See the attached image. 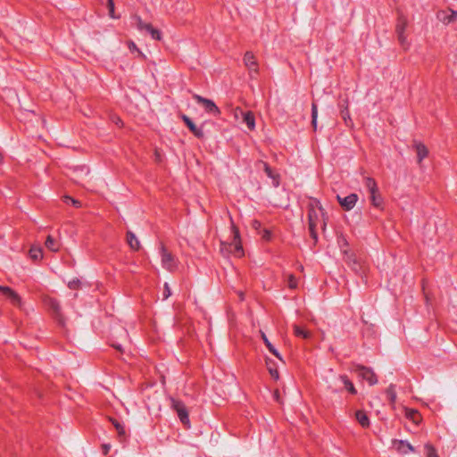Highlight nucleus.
Masks as SVG:
<instances>
[{"instance_id":"f257e3e1","label":"nucleus","mask_w":457,"mask_h":457,"mask_svg":"<svg viewBox=\"0 0 457 457\" xmlns=\"http://www.w3.org/2000/svg\"><path fill=\"white\" fill-rule=\"evenodd\" d=\"M161 262L163 269L173 272L178 269V259L165 247L163 244L160 245Z\"/></svg>"},{"instance_id":"864d4df0","label":"nucleus","mask_w":457,"mask_h":457,"mask_svg":"<svg viewBox=\"0 0 457 457\" xmlns=\"http://www.w3.org/2000/svg\"><path fill=\"white\" fill-rule=\"evenodd\" d=\"M2 158H3V157H2V154L0 153V162L2 161Z\"/></svg>"},{"instance_id":"5701e85b","label":"nucleus","mask_w":457,"mask_h":457,"mask_svg":"<svg viewBox=\"0 0 457 457\" xmlns=\"http://www.w3.org/2000/svg\"><path fill=\"white\" fill-rule=\"evenodd\" d=\"M7 299L10 300V302L15 305V306H21V298L20 295L12 289V291L6 295L5 296Z\"/></svg>"},{"instance_id":"0eeeda50","label":"nucleus","mask_w":457,"mask_h":457,"mask_svg":"<svg viewBox=\"0 0 457 457\" xmlns=\"http://www.w3.org/2000/svg\"><path fill=\"white\" fill-rule=\"evenodd\" d=\"M243 61L249 71L250 77L252 79L255 78V76L259 74V65L254 54L252 52L247 51L244 55Z\"/></svg>"},{"instance_id":"dca6fc26","label":"nucleus","mask_w":457,"mask_h":457,"mask_svg":"<svg viewBox=\"0 0 457 457\" xmlns=\"http://www.w3.org/2000/svg\"><path fill=\"white\" fill-rule=\"evenodd\" d=\"M127 242L132 250H134V251L139 250L140 242L133 232H131V231L127 232Z\"/></svg>"},{"instance_id":"6ab92c4d","label":"nucleus","mask_w":457,"mask_h":457,"mask_svg":"<svg viewBox=\"0 0 457 457\" xmlns=\"http://www.w3.org/2000/svg\"><path fill=\"white\" fill-rule=\"evenodd\" d=\"M355 417L361 427L368 428L370 426V419L365 411L361 410L357 411Z\"/></svg>"},{"instance_id":"b1692460","label":"nucleus","mask_w":457,"mask_h":457,"mask_svg":"<svg viewBox=\"0 0 457 457\" xmlns=\"http://www.w3.org/2000/svg\"><path fill=\"white\" fill-rule=\"evenodd\" d=\"M341 381L344 383L346 390L352 395H355L357 393L353 384L348 379L347 376L342 375L340 376Z\"/></svg>"},{"instance_id":"473e14b6","label":"nucleus","mask_w":457,"mask_h":457,"mask_svg":"<svg viewBox=\"0 0 457 457\" xmlns=\"http://www.w3.org/2000/svg\"><path fill=\"white\" fill-rule=\"evenodd\" d=\"M425 450L427 457H439L436 453V450L430 444L425 445Z\"/></svg>"},{"instance_id":"2f4dec72","label":"nucleus","mask_w":457,"mask_h":457,"mask_svg":"<svg viewBox=\"0 0 457 457\" xmlns=\"http://www.w3.org/2000/svg\"><path fill=\"white\" fill-rule=\"evenodd\" d=\"M264 171L269 178H271L274 180V185L276 187H278V177L273 174L271 168L267 163H264Z\"/></svg>"},{"instance_id":"e433bc0d","label":"nucleus","mask_w":457,"mask_h":457,"mask_svg":"<svg viewBox=\"0 0 457 457\" xmlns=\"http://www.w3.org/2000/svg\"><path fill=\"white\" fill-rule=\"evenodd\" d=\"M80 287V281L79 279H72L68 283V287L70 289L76 290L79 288Z\"/></svg>"},{"instance_id":"bb28decb","label":"nucleus","mask_w":457,"mask_h":457,"mask_svg":"<svg viewBox=\"0 0 457 457\" xmlns=\"http://www.w3.org/2000/svg\"><path fill=\"white\" fill-rule=\"evenodd\" d=\"M370 202H371L372 205L375 207L381 206V204L383 203V199H382L378 190L374 194H370Z\"/></svg>"},{"instance_id":"ea45409f","label":"nucleus","mask_w":457,"mask_h":457,"mask_svg":"<svg viewBox=\"0 0 457 457\" xmlns=\"http://www.w3.org/2000/svg\"><path fill=\"white\" fill-rule=\"evenodd\" d=\"M261 336L267 348L272 345L264 332H261Z\"/></svg>"},{"instance_id":"c85d7f7f","label":"nucleus","mask_w":457,"mask_h":457,"mask_svg":"<svg viewBox=\"0 0 457 457\" xmlns=\"http://www.w3.org/2000/svg\"><path fill=\"white\" fill-rule=\"evenodd\" d=\"M341 115H342V118L343 120H345V123L346 126H351L352 125V119L350 117V112H349V110H348V104H346L345 109H343L341 111Z\"/></svg>"},{"instance_id":"a878e982","label":"nucleus","mask_w":457,"mask_h":457,"mask_svg":"<svg viewBox=\"0 0 457 457\" xmlns=\"http://www.w3.org/2000/svg\"><path fill=\"white\" fill-rule=\"evenodd\" d=\"M266 365H267V369H268L270 376L274 379H278L279 375H278V369L275 367L274 364H271V361L270 360H269V359L266 360Z\"/></svg>"},{"instance_id":"f8f14e48","label":"nucleus","mask_w":457,"mask_h":457,"mask_svg":"<svg viewBox=\"0 0 457 457\" xmlns=\"http://www.w3.org/2000/svg\"><path fill=\"white\" fill-rule=\"evenodd\" d=\"M45 303L54 312L56 319H58L59 323L63 325V320H62V313H61V306H60L59 302L54 298L46 297L45 299Z\"/></svg>"},{"instance_id":"423d86ee","label":"nucleus","mask_w":457,"mask_h":457,"mask_svg":"<svg viewBox=\"0 0 457 457\" xmlns=\"http://www.w3.org/2000/svg\"><path fill=\"white\" fill-rule=\"evenodd\" d=\"M354 370L360 378L366 380L370 386L378 383L377 376L370 368L356 365Z\"/></svg>"},{"instance_id":"c9c22d12","label":"nucleus","mask_w":457,"mask_h":457,"mask_svg":"<svg viewBox=\"0 0 457 457\" xmlns=\"http://www.w3.org/2000/svg\"><path fill=\"white\" fill-rule=\"evenodd\" d=\"M316 227H317V223H309V230H310V233H311V237L314 239L315 242L318 239V234L316 232Z\"/></svg>"},{"instance_id":"c03bdc74","label":"nucleus","mask_w":457,"mask_h":457,"mask_svg":"<svg viewBox=\"0 0 457 457\" xmlns=\"http://www.w3.org/2000/svg\"><path fill=\"white\" fill-rule=\"evenodd\" d=\"M129 48L130 51H137L140 54H142L141 52L137 49L136 44L134 42H132V41L129 42Z\"/></svg>"},{"instance_id":"9d476101","label":"nucleus","mask_w":457,"mask_h":457,"mask_svg":"<svg viewBox=\"0 0 457 457\" xmlns=\"http://www.w3.org/2000/svg\"><path fill=\"white\" fill-rule=\"evenodd\" d=\"M337 199L344 210L350 211L355 206L358 201V195L356 194H350L345 197H341L337 195Z\"/></svg>"},{"instance_id":"3c124183","label":"nucleus","mask_w":457,"mask_h":457,"mask_svg":"<svg viewBox=\"0 0 457 457\" xmlns=\"http://www.w3.org/2000/svg\"><path fill=\"white\" fill-rule=\"evenodd\" d=\"M120 122H121V120H117L116 124H119Z\"/></svg>"},{"instance_id":"7ed1b4c3","label":"nucleus","mask_w":457,"mask_h":457,"mask_svg":"<svg viewBox=\"0 0 457 457\" xmlns=\"http://www.w3.org/2000/svg\"><path fill=\"white\" fill-rule=\"evenodd\" d=\"M408 26L407 18L403 15H399L397 19V23L395 26V32L397 34V37L400 45L404 48L408 49L410 46V43L407 40V36L405 35V30Z\"/></svg>"},{"instance_id":"de8ad7c7","label":"nucleus","mask_w":457,"mask_h":457,"mask_svg":"<svg viewBox=\"0 0 457 457\" xmlns=\"http://www.w3.org/2000/svg\"><path fill=\"white\" fill-rule=\"evenodd\" d=\"M112 346H113L114 348H116L117 350L120 351V352L122 351V350H121V345H112Z\"/></svg>"},{"instance_id":"393cba45","label":"nucleus","mask_w":457,"mask_h":457,"mask_svg":"<svg viewBox=\"0 0 457 457\" xmlns=\"http://www.w3.org/2000/svg\"><path fill=\"white\" fill-rule=\"evenodd\" d=\"M294 333L296 337L303 338H309L311 337V333L308 330H305L298 325H294Z\"/></svg>"},{"instance_id":"f3484780","label":"nucleus","mask_w":457,"mask_h":457,"mask_svg":"<svg viewBox=\"0 0 457 457\" xmlns=\"http://www.w3.org/2000/svg\"><path fill=\"white\" fill-rule=\"evenodd\" d=\"M243 121L246 124L250 130L255 129V118L252 112H243Z\"/></svg>"},{"instance_id":"39448f33","label":"nucleus","mask_w":457,"mask_h":457,"mask_svg":"<svg viewBox=\"0 0 457 457\" xmlns=\"http://www.w3.org/2000/svg\"><path fill=\"white\" fill-rule=\"evenodd\" d=\"M193 98L198 104H202L208 113L213 114L215 116H219L220 114V110L212 100L204 98L197 94H194Z\"/></svg>"},{"instance_id":"f704fd0d","label":"nucleus","mask_w":457,"mask_h":457,"mask_svg":"<svg viewBox=\"0 0 457 457\" xmlns=\"http://www.w3.org/2000/svg\"><path fill=\"white\" fill-rule=\"evenodd\" d=\"M287 281L289 288L295 289L297 287V279L293 274L288 275Z\"/></svg>"},{"instance_id":"09e8293b","label":"nucleus","mask_w":457,"mask_h":457,"mask_svg":"<svg viewBox=\"0 0 457 457\" xmlns=\"http://www.w3.org/2000/svg\"><path fill=\"white\" fill-rule=\"evenodd\" d=\"M120 122H121V120H117L116 124H119Z\"/></svg>"},{"instance_id":"6e6552de","label":"nucleus","mask_w":457,"mask_h":457,"mask_svg":"<svg viewBox=\"0 0 457 457\" xmlns=\"http://www.w3.org/2000/svg\"><path fill=\"white\" fill-rule=\"evenodd\" d=\"M319 212H320V214L322 216L325 215L323 209L320 205V203L319 201L315 200V201H313V203H311L309 205V210H308L309 223H317L318 224Z\"/></svg>"},{"instance_id":"7c9ffc66","label":"nucleus","mask_w":457,"mask_h":457,"mask_svg":"<svg viewBox=\"0 0 457 457\" xmlns=\"http://www.w3.org/2000/svg\"><path fill=\"white\" fill-rule=\"evenodd\" d=\"M30 258L37 261L42 258V250L40 247H31L29 250Z\"/></svg>"},{"instance_id":"412c9836","label":"nucleus","mask_w":457,"mask_h":457,"mask_svg":"<svg viewBox=\"0 0 457 457\" xmlns=\"http://www.w3.org/2000/svg\"><path fill=\"white\" fill-rule=\"evenodd\" d=\"M364 185L366 188L369 190L370 194H374L378 190L377 182L374 179L370 177L364 178Z\"/></svg>"},{"instance_id":"aec40b11","label":"nucleus","mask_w":457,"mask_h":457,"mask_svg":"<svg viewBox=\"0 0 457 457\" xmlns=\"http://www.w3.org/2000/svg\"><path fill=\"white\" fill-rule=\"evenodd\" d=\"M386 394L387 395V398L390 402V404L393 408H395V404L396 402V390L395 386L393 384H390L388 387L386 389Z\"/></svg>"},{"instance_id":"79ce46f5","label":"nucleus","mask_w":457,"mask_h":457,"mask_svg":"<svg viewBox=\"0 0 457 457\" xmlns=\"http://www.w3.org/2000/svg\"><path fill=\"white\" fill-rule=\"evenodd\" d=\"M12 291V288L9 287L0 286V292L6 296L10 292Z\"/></svg>"},{"instance_id":"20e7f679","label":"nucleus","mask_w":457,"mask_h":457,"mask_svg":"<svg viewBox=\"0 0 457 457\" xmlns=\"http://www.w3.org/2000/svg\"><path fill=\"white\" fill-rule=\"evenodd\" d=\"M170 403L171 408L177 412L180 421L184 425L189 427L190 421L188 412L184 403L175 398H170Z\"/></svg>"},{"instance_id":"a19ab883","label":"nucleus","mask_w":457,"mask_h":457,"mask_svg":"<svg viewBox=\"0 0 457 457\" xmlns=\"http://www.w3.org/2000/svg\"><path fill=\"white\" fill-rule=\"evenodd\" d=\"M269 351L273 354L275 355L277 358H278L279 360H282L279 353L277 351V349L273 346V345L271 346H270L269 348Z\"/></svg>"},{"instance_id":"a18cd8bd","label":"nucleus","mask_w":457,"mask_h":457,"mask_svg":"<svg viewBox=\"0 0 457 457\" xmlns=\"http://www.w3.org/2000/svg\"><path fill=\"white\" fill-rule=\"evenodd\" d=\"M252 227H253V228H255V229H258V228H261V222H260V221H258V220H253L252 221Z\"/></svg>"},{"instance_id":"4c0bfd02","label":"nucleus","mask_w":457,"mask_h":457,"mask_svg":"<svg viewBox=\"0 0 457 457\" xmlns=\"http://www.w3.org/2000/svg\"><path fill=\"white\" fill-rule=\"evenodd\" d=\"M107 6H108V9H109V15L112 18H115V16H114V3H113V0H108Z\"/></svg>"},{"instance_id":"2eb2a0df","label":"nucleus","mask_w":457,"mask_h":457,"mask_svg":"<svg viewBox=\"0 0 457 457\" xmlns=\"http://www.w3.org/2000/svg\"><path fill=\"white\" fill-rule=\"evenodd\" d=\"M413 146L417 153L418 162L420 163L428 156V150L424 144L417 141L414 142Z\"/></svg>"},{"instance_id":"ddd939ff","label":"nucleus","mask_w":457,"mask_h":457,"mask_svg":"<svg viewBox=\"0 0 457 457\" xmlns=\"http://www.w3.org/2000/svg\"><path fill=\"white\" fill-rule=\"evenodd\" d=\"M181 119L195 137L197 138H204V133L202 127H196L193 120L186 114H182Z\"/></svg>"},{"instance_id":"58836bf2","label":"nucleus","mask_w":457,"mask_h":457,"mask_svg":"<svg viewBox=\"0 0 457 457\" xmlns=\"http://www.w3.org/2000/svg\"><path fill=\"white\" fill-rule=\"evenodd\" d=\"M171 295L170 288L168 283L164 284L163 299H167Z\"/></svg>"},{"instance_id":"1a4fd4ad","label":"nucleus","mask_w":457,"mask_h":457,"mask_svg":"<svg viewBox=\"0 0 457 457\" xmlns=\"http://www.w3.org/2000/svg\"><path fill=\"white\" fill-rule=\"evenodd\" d=\"M232 231L234 234V238L233 241L229 244V251L237 256H242L244 252L240 240L239 231L234 225H232Z\"/></svg>"},{"instance_id":"c756f323","label":"nucleus","mask_w":457,"mask_h":457,"mask_svg":"<svg viewBox=\"0 0 457 457\" xmlns=\"http://www.w3.org/2000/svg\"><path fill=\"white\" fill-rule=\"evenodd\" d=\"M110 421L112 422L113 427L116 428L118 435L120 436H124L125 429H124L123 426L115 419L110 418Z\"/></svg>"},{"instance_id":"8fccbe9b","label":"nucleus","mask_w":457,"mask_h":457,"mask_svg":"<svg viewBox=\"0 0 457 457\" xmlns=\"http://www.w3.org/2000/svg\"><path fill=\"white\" fill-rule=\"evenodd\" d=\"M120 122H121V120H117L116 124H119Z\"/></svg>"},{"instance_id":"9b49d317","label":"nucleus","mask_w":457,"mask_h":457,"mask_svg":"<svg viewBox=\"0 0 457 457\" xmlns=\"http://www.w3.org/2000/svg\"><path fill=\"white\" fill-rule=\"evenodd\" d=\"M393 448L401 454H408L415 452L414 447L405 440L394 439L392 441Z\"/></svg>"},{"instance_id":"72a5a7b5","label":"nucleus","mask_w":457,"mask_h":457,"mask_svg":"<svg viewBox=\"0 0 457 457\" xmlns=\"http://www.w3.org/2000/svg\"><path fill=\"white\" fill-rule=\"evenodd\" d=\"M63 202L67 204H72L73 206H75L76 208H80L81 207V203L69 195H65L63 196Z\"/></svg>"},{"instance_id":"603ef678","label":"nucleus","mask_w":457,"mask_h":457,"mask_svg":"<svg viewBox=\"0 0 457 457\" xmlns=\"http://www.w3.org/2000/svg\"><path fill=\"white\" fill-rule=\"evenodd\" d=\"M240 297L243 300V293H240Z\"/></svg>"},{"instance_id":"4be33fe9","label":"nucleus","mask_w":457,"mask_h":457,"mask_svg":"<svg viewBox=\"0 0 457 457\" xmlns=\"http://www.w3.org/2000/svg\"><path fill=\"white\" fill-rule=\"evenodd\" d=\"M45 245L46 248L52 252H57L59 250V244L52 236L46 237Z\"/></svg>"},{"instance_id":"49530a36","label":"nucleus","mask_w":457,"mask_h":457,"mask_svg":"<svg viewBox=\"0 0 457 457\" xmlns=\"http://www.w3.org/2000/svg\"><path fill=\"white\" fill-rule=\"evenodd\" d=\"M263 237H264L265 239H270V233H269V231H268V230H265V231H264Z\"/></svg>"},{"instance_id":"f03ea898","label":"nucleus","mask_w":457,"mask_h":457,"mask_svg":"<svg viewBox=\"0 0 457 457\" xmlns=\"http://www.w3.org/2000/svg\"><path fill=\"white\" fill-rule=\"evenodd\" d=\"M136 28L141 32L148 33L154 40L162 39V33L159 29L154 28L151 23L143 21L140 16L135 15L133 17Z\"/></svg>"},{"instance_id":"cd10ccee","label":"nucleus","mask_w":457,"mask_h":457,"mask_svg":"<svg viewBox=\"0 0 457 457\" xmlns=\"http://www.w3.org/2000/svg\"><path fill=\"white\" fill-rule=\"evenodd\" d=\"M318 106L315 103L312 104V125L313 129H317Z\"/></svg>"},{"instance_id":"4468645a","label":"nucleus","mask_w":457,"mask_h":457,"mask_svg":"<svg viewBox=\"0 0 457 457\" xmlns=\"http://www.w3.org/2000/svg\"><path fill=\"white\" fill-rule=\"evenodd\" d=\"M436 17L441 22L447 25L457 21V11H439Z\"/></svg>"},{"instance_id":"a211bd4d","label":"nucleus","mask_w":457,"mask_h":457,"mask_svg":"<svg viewBox=\"0 0 457 457\" xmlns=\"http://www.w3.org/2000/svg\"><path fill=\"white\" fill-rule=\"evenodd\" d=\"M405 417L411 420L414 424H419L421 420V416L417 410L405 409Z\"/></svg>"},{"instance_id":"37998d69","label":"nucleus","mask_w":457,"mask_h":457,"mask_svg":"<svg viewBox=\"0 0 457 457\" xmlns=\"http://www.w3.org/2000/svg\"><path fill=\"white\" fill-rule=\"evenodd\" d=\"M111 449L110 444H104L102 445V451L104 455L108 454L109 451Z\"/></svg>"}]
</instances>
